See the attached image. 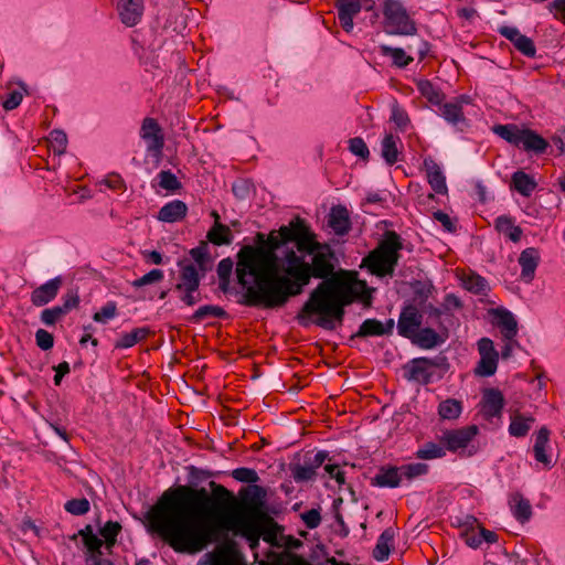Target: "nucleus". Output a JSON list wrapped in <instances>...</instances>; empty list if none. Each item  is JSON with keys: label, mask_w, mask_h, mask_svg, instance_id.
Listing matches in <instances>:
<instances>
[{"label": "nucleus", "mask_w": 565, "mask_h": 565, "mask_svg": "<svg viewBox=\"0 0 565 565\" xmlns=\"http://www.w3.org/2000/svg\"><path fill=\"white\" fill-rule=\"evenodd\" d=\"M447 332V330L445 329ZM447 333L445 335H441L440 333L436 332L434 329L426 327L419 329L413 338H411L412 343L417 345L420 349L424 350H430L434 349L440 344H443L447 339Z\"/></svg>", "instance_id": "obj_21"}, {"label": "nucleus", "mask_w": 565, "mask_h": 565, "mask_svg": "<svg viewBox=\"0 0 565 565\" xmlns=\"http://www.w3.org/2000/svg\"><path fill=\"white\" fill-rule=\"evenodd\" d=\"M207 239L216 245H230L233 242V234L227 225L214 222L206 235Z\"/></svg>", "instance_id": "obj_37"}, {"label": "nucleus", "mask_w": 565, "mask_h": 565, "mask_svg": "<svg viewBox=\"0 0 565 565\" xmlns=\"http://www.w3.org/2000/svg\"><path fill=\"white\" fill-rule=\"evenodd\" d=\"M35 343L41 350L47 351L54 345V337L49 331L39 329L35 332Z\"/></svg>", "instance_id": "obj_58"}, {"label": "nucleus", "mask_w": 565, "mask_h": 565, "mask_svg": "<svg viewBox=\"0 0 565 565\" xmlns=\"http://www.w3.org/2000/svg\"><path fill=\"white\" fill-rule=\"evenodd\" d=\"M188 213V205L181 200H172L166 203L158 212L157 218L164 223L182 221Z\"/></svg>", "instance_id": "obj_27"}, {"label": "nucleus", "mask_w": 565, "mask_h": 565, "mask_svg": "<svg viewBox=\"0 0 565 565\" xmlns=\"http://www.w3.org/2000/svg\"><path fill=\"white\" fill-rule=\"evenodd\" d=\"M328 458L329 452L326 450H319L315 455L307 452L303 456L302 462L298 461L289 463L291 477L297 483L315 479L317 469L320 468Z\"/></svg>", "instance_id": "obj_8"}, {"label": "nucleus", "mask_w": 565, "mask_h": 565, "mask_svg": "<svg viewBox=\"0 0 565 565\" xmlns=\"http://www.w3.org/2000/svg\"><path fill=\"white\" fill-rule=\"evenodd\" d=\"M379 51L382 56L391 57L392 64L398 68H405L414 61L402 47H392L386 44H381Z\"/></svg>", "instance_id": "obj_36"}, {"label": "nucleus", "mask_w": 565, "mask_h": 565, "mask_svg": "<svg viewBox=\"0 0 565 565\" xmlns=\"http://www.w3.org/2000/svg\"><path fill=\"white\" fill-rule=\"evenodd\" d=\"M401 482L399 467L382 466L371 478V484L379 488H396Z\"/></svg>", "instance_id": "obj_28"}, {"label": "nucleus", "mask_w": 565, "mask_h": 565, "mask_svg": "<svg viewBox=\"0 0 565 565\" xmlns=\"http://www.w3.org/2000/svg\"><path fill=\"white\" fill-rule=\"evenodd\" d=\"M443 118L454 126L458 131H465L468 127V120L463 115L462 107L458 103H445L440 107Z\"/></svg>", "instance_id": "obj_24"}, {"label": "nucleus", "mask_w": 565, "mask_h": 565, "mask_svg": "<svg viewBox=\"0 0 565 565\" xmlns=\"http://www.w3.org/2000/svg\"><path fill=\"white\" fill-rule=\"evenodd\" d=\"M498 541V534L480 525L476 531L465 534V542L472 548H479L483 543L493 544Z\"/></svg>", "instance_id": "obj_30"}, {"label": "nucleus", "mask_w": 565, "mask_h": 565, "mask_svg": "<svg viewBox=\"0 0 565 565\" xmlns=\"http://www.w3.org/2000/svg\"><path fill=\"white\" fill-rule=\"evenodd\" d=\"M86 552H85V558L92 557V556H103V547H105V542L102 537H99L97 534H94L90 537H87L86 541L83 542Z\"/></svg>", "instance_id": "obj_48"}, {"label": "nucleus", "mask_w": 565, "mask_h": 565, "mask_svg": "<svg viewBox=\"0 0 565 565\" xmlns=\"http://www.w3.org/2000/svg\"><path fill=\"white\" fill-rule=\"evenodd\" d=\"M201 277L194 265H186L180 271V281L175 285L178 291H198Z\"/></svg>", "instance_id": "obj_29"}, {"label": "nucleus", "mask_w": 565, "mask_h": 565, "mask_svg": "<svg viewBox=\"0 0 565 565\" xmlns=\"http://www.w3.org/2000/svg\"><path fill=\"white\" fill-rule=\"evenodd\" d=\"M423 164L426 171L427 181L431 189L437 194H447L448 188L446 184V177L441 171L440 166L431 157L425 158Z\"/></svg>", "instance_id": "obj_19"}, {"label": "nucleus", "mask_w": 565, "mask_h": 565, "mask_svg": "<svg viewBox=\"0 0 565 565\" xmlns=\"http://www.w3.org/2000/svg\"><path fill=\"white\" fill-rule=\"evenodd\" d=\"M423 322V315L414 305L403 307L398 321L397 332L399 335L409 339L419 330Z\"/></svg>", "instance_id": "obj_12"}, {"label": "nucleus", "mask_w": 565, "mask_h": 565, "mask_svg": "<svg viewBox=\"0 0 565 565\" xmlns=\"http://www.w3.org/2000/svg\"><path fill=\"white\" fill-rule=\"evenodd\" d=\"M301 520L310 530L317 529L321 523V514L319 509H310L301 513Z\"/></svg>", "instance_id": "obj_60"}, {"label": "nucleus", "mask_w": 565, "mask_h": 565, "mask_svg": "<svg viewBox=\"0 0 565 565\" xmlns=\"http://www.w3.org/2000/svg\"><path fill=\"white\" fill-rule=\"evenodd\" d=\"M509 507L514 519L522 524L529 522L532 518L533 511L531 502L520 492L510 494Z\"/></svg>", "instance_id": "obj_23"}, {"label": "nucleus", "mask_w": 565, "mask_h": 565, "mask_svg": "<svg viewBox=\"0 0 565 565\" xmlns=\"http://www.w3.org/2000/svg\"><path fill=\"white\" fill-rule=\"evenodd\" d=\"M63 279L61 276L47 280L45 284L35 288L31 292V302L35 307H43L55 299L61 287Z\"/></svg>", "instance_id": "obj_14"}, {"label": "nucleus", "mask_w": 565, "mask_h": 565, "mask_svg": "<svg viewBox=\"0 0 565 565\" xmlns=\"http://www.w3.org/2000/svg\"><path fill=\"white\" fill-rule=\"evenodd\" d=\"M227 316V312L220 306L204 305L199 307L193 315L188 318V321L191 323H201L210 318L225 319Z\"/></svg>", "instance_id": "obj_35"}, {"label": "nucleus", "mask_w": 565, "mask_h": 565, "mask_svg": "<svg viewBox=\"0 0 565 565\" xmlns=\"http://www.w3.org/2000/svg\"><path fill=\"white\" fill-rule=\"evenodd\" d=\"M511 182L513 189L526 198H529L537 186L534 178L522 170H518L512 174Z\"/></svg>", "instance_id": "obj_34"}, {"label": "nucleus", "mask_w": 565, "mask_h": 565, "mask_svg": "<svg viewBox=\"0 0 565 565\" xmlns=\"http://www.w3.org/2000/svg\"><path fill=\"white\" fill-rule=\"evenodd\" d=\"M21 102L22 93L19 90H12L2 99V107L6 110H13L21 104Z\"/></svg>", "instance_id": "obj_62"}, {"label": "nucleus", "mask_w": 565, "mask_h": 565, "mask_svg": "<svg viewBox=\"0 0 565 565\" xmlns=\"http://www.w3.org/2000/svg\"><path fill=\"white\" fill-rule=\"evenodd\" d=\"M428 465L423 462H414L399 466L401 478L408 481L425 476L428 472Z\"/></svg>", "instance_id": "obj_46"}, {"label": "nucleus", "mask_w": 565, "mask_h": 565, "mask_svg": "<svg viewBox=\"0 0 565 565\" xmlns=\"http://www.w3.org/2000/svg\"><path fill=\"white\" fill-rule=\"evenodd\" d=\"M399 141L398 137L393 136L392 134L385 135L382 140V157L386 161L387 164L392 166L398 161V148L397 142Z\"/></svg>", "instance_id": "obj_40"}, {"label": "nucleus", "mask_w": 565, "mask_h": 565, "mask_svg": "<svg viewBox=\"0 0 565 565\" xmlns=\"http://www.w3.org/2000/svg\"><path fill=\"white\" fill-rule=\"evenodd\" d=\"M278 254L267 255L246 245L237 254L236 276L245 290L239 303L265 309L281 308L305 291L311 278L334 280L338 258L327 243L299 216L270 237Z\"/></svg>", "instance_id": "obj_1"}, {"label": "nucleus", "mask_w": 565, "mask_h": 565, "mask_svg": "<svg viewBox=\"0 0 565 565\" xmlns=\"http://www.w3.org/2000/svg\"><path fill=\"white\" fill-rule=\"evenodd\" d=\"M395 326L394 319L390 318L384 323L377 319H366L360 326L356 338L382 337L393 332Z\"/></svg>", "instance_id": "obj_17"}, {"label": "nucleus", "mask_w": 565, "mask_h": 565, "mask_svg": "<svg viewBox=\"0 0 565 565\" xmlns=\"http://www.w3.org/2000/svg\"><path fill=\"white\" fill-rule=\"evenodd\" d=\"M455 524L458 527H462V536L465 537V534L467 532L476 531L481 524L479 523L478 519L471 514H465L461 516L455 518Z\"/></svg>", "instance_id": "obj_55"}, {"label": "nucleus", "mask_w": 565, "mask_h": 565, "mask_svg": "<svg viewBox=\"0 0 565 565\" xmlns=\"http://www.w3.org/2000/svg\"><path fill=\"white\" fill-rule=\"evenodd\" d=\"M328 225L337 235H345L351 230V221L347 207L342 205H335L331 207Z\"/></svg>", "instance_id": "obj_26"}, {"label": "nucleus", "mask_w": 565, "mask_h": 565, "mask_svg": "<svg viewBox=\"0 0 565 565\" xmlns=\"http://www.w3.org/2000/svg\"><path fill=\"white\" fill-rule=\"evenodd\" d=\"M462 413V403L455 398H447L439 403L438 415L443 419L454 420Z\"/></svg>", "instance_id": "obj_43"}, {"label": "nucleus", "mask_w": 565, "mask_h": 565, "mask_svg": "<svg viewBox=\"0 0 565 565\" xmlns=\"http://www.w3.org/2000/svg\"><path fill=\"white\" fill-rule=\"evenodd\" d=\"M231 476L239 481L245 482L248 484H254L259 480V477L255 469L247 468V467H241L236 468L231 472Z\"/></svg>", "instance_id": "obj_50"}, {"label": "nucleus", "mask_w": 565, "mask_h": 565, "mask_svg": "<svg viewBox=\"0 0 565 565\" xmlns=\"http://www.w3.org/2000/svg\"><path fill=\"white\" fill-rule=\"evenodd\" d=\"M209 488L169 489L147 512L152 531L174 552L196 554L220 540V523L230 515L236 499L215 481H210Z\"/></svg>", "instance_id": "obj_2"}, {"label": "nucleus", "mask_w": 565, "mask_h": 565, "mask_svg": "<svg viewBox=\"0 0 565 565\" xmlns=\"http://www.w3.org/2000/svg\"><path fill=\"white\" fill-rule=\"evenodd\" d=\"M494 228L504 234L510 241L513 243L520 242L523 231L520 226L514 224V221L511 216L500 215L494 221Z\"/></svg>", "instance_id": "obj_31"}, {"label": "nucleus", "mask_w": 565, "mask_h": 565, "mask_svg": "<svg viewBox=\"0 0 565 565\" xmlns=\"http://www.w3.org/2000/svg\"><path fill=\"white\" fill-rule=\"evenodd\" d=\"M550 430L544 426L536 433L533 452L535 460L542 463L546 469H551L555 465V462L552 460V457L546 452Z\"/></svg>", "instance_id": "obj_22"}, {"label": "nucleus", "mask_w": 565, "mask_h": 565, "mask_svg": "<svg viewBox=\"0 0 565 565\" xmlns=\"http://www.w3.org/2000/svg\"><path fill=\"white\" fill-rule=\"evenodd\" d=\"M66 512L73 515H84L90 509V503L86 498L71 499L64 504Z\"/></svg>", "instance_id": "obj_49"}, {"label": "nucleus", "mask_w": 565, "mask_h": 565, "mask_svg": "<svg viewBox=\"0 0 565 565\" xmlns=\"http://www.w3.org/2000/svg\"><path fill=\"white\" fill-rule=\"evenodd\" d=\"M117 315V306L114 301L107 302L102 309L94 313L93 319L99 323H106L107 320L115 318Z\"/></svg>", "instance_id": "obj_56"}, {"label": "nucleus", "mask_w": 565, "mask_h": 565, "mask_svg": "<svg viewBox=\"0 0 565 565\" xmlns=\"http://www.w3.org/2000/svg\"><path fill=\"white\" fill-rule=\"evenodd\" d=\"M65 315V310H63L60 306H54L52 308L44 309L41 312V321L45 326H54L56 321H58Z\"/></svg>", "instance_id": "obj_54"}, {"label": "nucleus", "mask_w": 565, "mask_h": 565, "mask_svg": "<svg viewBox=\"0 0 565 565\" xmlns=\"http://www.w3.org/2000/svg\"><path fill=\"white\" fill-rule=\"evenodd\" d=\"M353 301L349 288L340 285L337 280L321 281L309 295L308 300L301 308L306 316H318L316 324L326 329L334 330L341 324L345 315L344 308Z\"/></svg>", "instance_id": "obj_3"}, {"label": "nucleus", "mask_w": 565, "mask_h": 565, "mask_svg": "<svg viewBox=\"0 0 565 565\" xmlns=\"http://www.w3.org/2000/svg\"><path fill=\"white\" fill-rule=\"evenodd\" d=\"M391 119L401 130H405L409 124L407 113L397 103L392 106Z\"/></svg>", "instance_id": "obj_57"}, {"label": "nucleus", "mask_w": 565, "mask_h": 565, "mask_svg": "<svg viewBox=\"0 0 565 565\" xmlns=\"http://www.w3.org/2000/svg\"><path fill=\"white\" fill-rule=\"evenodd\" d=\"M63 303L60 306L63 310H65V313H68L72 309H75L79 305V296L77 290H68L63 297H62Z\"/></svg>", "instance_id": "obj_61"}, {"label": "nucleus", "mask_w": 565, "mask_h": 565, "mask_svg": "<svg viewBox=\"0 0 565 565\" xmlns=\"http://www.w3.org/2000/svg\"><path fill=\"white\" fill-rule=\"evenodd\" d=\"M504 406L503 394L497 388L486 390L482 396V413L486 417L492 418L501 415Z\"/></svg>", "instance_id": "obj_25"}, {"label": "nucleus", "mask_w": 565, "mask_h": 565, "mask_svg": "<svg viewBox=\"0 0 565 565\" xmlns=\"http://www.w3.org/2000/svg\"><path fill=\"white\" fill-rule=\"evenodd\" d=\"M477 345L480 360L475 369V373L483 377L494 375L498 369L499 352L495 350L493 341L484 337L478 341Z\"/></svg>", "instance_id": "obj_10"}, {"label": "nucleus", "mask_w": 565, "mask_h": 565, "mask_svg": "<svg viewBox=\"0 0 565 565\" xmlns=\"http://www.w3.org/2000/svg\"><path fill=\"white\" fill-rule=\"evenodd\" d=\"M494 324L501 330L503 340H513L518 334V321L514 315L505 308H497L491 311Z\"/></svg>", "instance_id": "obj_15"}, {"label": "nucleus", "mask_w": 565, "mask_h": 565, "mask_svg": "<svg viewBox=\"0 0 565 565\" xmlns=\"http://www.w3.org/2000/svg\"><path fill=\"white\" fill-rule=\"evenodd\" d=\"M492 131L507 142L522 148L526 152L540 154L544 153L548 147V142L537 132L529 128H520L514 124L494 125Z\"/></svg>", "instance_id": "obj_5"}, {"label": "nucleus", "mask_w": 565, "mask_h": 565, "mask_svg": "<svg viewBox=\"0 0 565 565\" xmlns=\"http://www.w3.org/2000/svg\"><path fill=\"white\" fill-rule=\"evenodd\" d=\"M140 137L147 145L149 152L161 153L164 147L162 128L154 118L146 117L140 128Z\"/></svg>", "instance_id": "obj_11"}, {"label": "nucleus", "mask_w": 565, "mask_h": 565, "mask_svg": "<svg viewBox=\"0 0 565 565\" xmlns=\"http://www.w3.org/2000/svg\"><path fill=\"white\" fill-rule=\"evenodd\" d=\"M498 33L509 40L514 47L526 57H535L536 49L534 42L529 36L522 34L518 28L502 25Z\"/></svg>", "instance_id": "obj_13"}, {"label": "nucleus", "mask_w": 565, "mask_h": 565, "mask_svg": "<svg viewBox=\"0 0 565 565\" xmlns=\"http://www.w3.org/2000/svg\"><path fill=\"white\" fill-rule=\"evenodd\" d=\"M50 142L55 153L63 154L66 151L67 136L64 131L55 129L50 134Z\"/></svg>", "instance_id": "obj_51"}, {"label": "nucleus", "mask_w": 565, "mask_h": 565, "mask_svg": "<svg viewBox=\"0 0 565 565\" xmlns=\"http://www.w3.org/2000/svg\"><path fill=\"white\" fill-rule=\"evenodd\" d=\"M446 455V449L441 444L428 441L424 444L417 451L416 458L430 460L436 458H443Z\"/></svg>", "instance_id": "obj_45"}, {"label": "nucleus", "mask_w": 565, "mask_h": 565, "mask_svg": "<svg viewBox=\"0 0 565 565\" xmlns=\"http://www.w3.org/2000/svg\"><path fill=\"white\" fill-rule=\"evenodd\" d=\"M412 287L415 297L419 300L420 303H425L435 290V287L431 282H425L420 280H416Z\"/></svg>", "instance_id": "obj_52"}, {"label": "nucleus", "mask_w": 565, "mask_h": 565, "mask_svg": "<svg viewBox=\"0 0 565 565\" xmlns=\"http://www.w3.org/2000/svg\"><path fill=\"white\" fill-rule=\"evenodd\" d=\"M383 15L385 32L391 35H413L416 24L411 20L406 9L398 0H384Z\"/></svg>", "instance_id": "obj_7"}, {"label": "nucleus", "mask_w": 565, "mask_h": 565, "mask_svg": "<svg viewBox=\"0 0 565 565\" xmlns=\"http://www.w3.org/2000/svg\"><path fill=\"white\" fill-rule=\"evenodd\" d=\"M120 531L121 525L117 521H107L102 527H99V535L104 539L106 551L111 552Z\"/></svg>", "instance_id": "obj_42"}, {"label": "nucleus", "mask_w": 565, "mask_h": 565, "mask_svg": "<svg viewBox=\"0 0 565 565\" xmlns=\"http://www.w3.org/2000/svg\"><path fill=\"white\" fill-rule=\"evenodd\" d=\"M148 327L135 328L131 332L122 334L115 343L116 349H128L146 339L150 334Z\"/></svg>", "instance_id": "obj_39"}, {"label": "nucleus", "mask_w": 565, "mask_h": 565, "mask_svg": "<svg viewBox=\"0 0 565 565\" xmlns=\"http://www.w3.org/2000/svg\"><path fill=\"white\" fill-rule=\"evenodd\" d=\"M157 179L159 181V186L169 192H177L182 188V183L170 170H161L158 173Z\"/></svg>", "instance_id": "obj_47"}, {"label": "nucleus", "mask_w": 565, "mask_h": 565, "mask_svg": "<svg viewBox=\"0 0 565 565\" xmlns=\"http://www.w3.org/2000/svg\"><path fill=\"white\" fill-rule=\"evenodd\" d=\"M164 274L161 269H151L149 273L145 274L140 278L132 281V287L140 288L147 285L159 282L163 279Z\"/></svg>", "instance_id": "obj_53"}, {"label": "nucleus", "mask_w": 565, "mask_h": 565, "mask_svg": "<svg viewBox=\"0 0 565 565\" xmlns=\"http://www.w3.org/2000/svg\"><path fill=\"white\" fill-rule=\"evenodd\" d=\"M338 20L345 32L353 30V18L361 11L360 0H338Z\"/></svg>", "instance_id": "obj_20"}, {"label": "nucleus", "mask_w": 565, "mask_h": 565, "mask_svg": "<svg viewBox=\"0 0 565 565\" xmlns=\"http://www.w3.org/2000/svg\"><path fill=\"white\" fill-rule=\"evenodd\" d=\"M477 425H469L457 429H446L439 437L440 444L446 450L457 452L469 446L471 440L478 435Z\"/></svg>", "instance_id": "obj_9"}, {"label": "nucleus", "mask_w": 565, "mask_h": 565, "mask_svg": "<svg viewBox=\"0 0 565 565\" xmlns=\"http://www.w3.org/2000/svg\"><path fill=\"white\" fill-rule=\"evenodd\" d=\"M403 249L402 237L395 231H386L379 246L369 253L364 263L372 273L380 276H392L399 260V250Z\"/></svg>", "instance_id": "obj_4"}, {"label": "nucleus", "mask_w": 565, "mask_h": 565, "mask_svg": "<svg viewBox=\"0 0 565 565\" xmlns=\"http://www.w3.org/2000/svg\"><path fill=\"white\" fill-rule=\"evenodd\" d=\"M518 262L521 267V279L525 282H531L535 277L536 268L541 262L539 249L535 247L523 249Z\"/></svg>", "instance_id": "obj_16"}, {"label": "nucleus", "mask_w": 565, "mask_h": 565, "mask_svg": "<svg viewBox=\"0 0 565 565\" xmlns=\"http://www.w3.org/2000/svg\"><path fill=\"white\" fill-rule=\"evenodd\" d=\"M448 366L447 358L443 354L435 358H415L403 366L404 377L409 382L428 385L436 380L435 369L447 370Z\"/></svg>", "instance_id": "obj_6"}, {"label": "nucleus", "mask_w": 565, "mask_h": 565, "mask_svg": "<svg viewBox=\"0 0 565 565\" xmlns=\"http://www.w3.org/2000/svg\"><path fill=\"white\" fill-rule=\"evenodd\" d=\"M465 288L476 295L486 296L489 291L488 281L477 274H470L463 279Z\"/></svg>", "instance_id": "obj_44"}, {"label": "nucleus", "mask_w": 565, "mask_h": 565, "mask_svg": "<svg viewBox=\"0 0 565 565\" xmlns=\"http://www.w3.org/2000/svg\"><path fill=\"white\" fill-rule=\"evenodd\" d=\"M394 536L395 530L393 527H387L381 533L373 550V557L376 561L384 562L388 558Z\"/></svg>", "instance_id": "obj_33"}, {"label": "nucleus", "mask_w": 565, "mask_h": 565, "mask_svg": "<svg viewBox=\"0 0 565 565\" xmlns=\"http://www.w3.org/2000/svg\"><path fill=\"white\" fill-rule=\"evenodd\" d=\"M417 90L433 105H441L445 98L443 92L428 79L416 81Z\"/></svg>", "instance_id": "obj_38"}, {"label": "nucleus", "mask_w": 565, "mask_h": 565, "mask_svg": "<svg viewBox=\"0 0 565 565\" xmlns=\"http://www.w3.org/2000/svg\"><path fill=\"white\" fill-rule=\"evenodd\" d=\"M533 423L534 418L532 416L514 415L509 425V434L518 438L525 437Z\"/></svg>", "instance_id": "obj_41"}, {"label": "nucleus", "mask_w": 565, "mask_h": 565, "mask_svg": "<svg viewBox=\"0 0 565 565\" xmlns=\"http://www.w3.org/2000/svg\"><path fill=\"white\" fill-rule=\"evenodd\" d=\"M349 149L353 154L362 159L367 158L370 154L366 143L360 137H354L349 140Z\"/></svg>", "instance_id": "obj_59"}, {"label": "nucleus", "mask_w": 565, "mask_h": 565, "mask_svg": "<svg viewBox=\"0 0 565 565\" xmlns=\"http://www.w3.org/2000/svg\"><path fill=\"white\" fill-rule=\"evenodd\" d=\"M266 490L257 484H248L239 491L244 504L252 508H262L266 499Z\"/></svg>", "instance_id": "obj_32"}, {"label": "nucleus", "mask_w": 565, "mask_h": 565, "mask_svg": "<svg viewBox=\"0 0 565 565\" xmlns=\"http://www.w3.org/2000/svg\"><path fill=\"white\" fill-rule=\"evenodd\" d=\"M118 13L121 22L127 26L136 25L142 17V0H118Z\"/></svg>", "instance_id": "obj_18"}, {"label": "nucleus", "mask_w": 565, "mask_h": 565, "mask_svg": "<svg viewBox=\"0 0 565 565\" xmlns=\"http://www.w3.org/2000/svg\"><path fill=\"white\" fill-rule=\"evenodd\" d=\"M198 565H230V563L221 554L206 553L204 557L199 561Z\"/></svg>", "instance_id": "obj_64"}, {"label": "nucleus", "mask_w": 565, "mask_h": 565, "mask_svg": "<svg viewBox=\"0 0 565 565\" xmlns=\"http://www.w3.org/2000/svg\"><path fill=\"white\" fill-rule=\"evenodd\" d=\"M191 257L200 266L202 270H205V264L209 262V254L205 246H199L190 250Z\"/></svg>", "instance_id": "obj_63"}]
</instances>
